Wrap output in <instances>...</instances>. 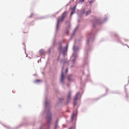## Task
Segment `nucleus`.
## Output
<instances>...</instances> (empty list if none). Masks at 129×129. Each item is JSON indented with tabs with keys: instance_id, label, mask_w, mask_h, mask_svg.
I'll return each mask as SVG.
<instances>
[{
	"instance_id": "15",
	"label": "nucleus",
	"mask_w": 129,
	"mask_h": 129,
	"mask_svg": "<svg viewBox=\"0 0 129 129\" xmlns=\"http://www.w3.org/2000/svg\"><path fill=\"white\" fill-rule=\"evenodd\" d=\"M58 127V122L57 121L56 123V124L55 126L54 129H56Z\"/></svg>"
},
{
	"instance_id": "12",
	"label": "nucleus",
	"mask_w": 129,
	"mask_h": 129,
	"mask_svg": "<svg viewBox=\"0 0 129 129\" xmlns=\"http://www.w3.org/2000/svg\"><path fill=\"white\" fill-rule=\"evenodd\" d=\"M91 13V11L90 10H89L88 11L86 12V16H87L90 14Z\"/></svg>"
},
{
	"instance_id": "13",
	"label": "nucleus",
	"mask_w": 129,
	"mask_h": 129,
	"mask_svg": "<svg viewBox=\"0 0 129 129\" xmlns=\"http://www.w3.org/2000/svg\"><path fill=\"white\" fill-rule=\"evenodd\" d=\"M39 52L41 54H44L45 53L44 50L43 49H41L39 51Z\"/></svg>"
},
{
	"instance_id": "24",
	"label": "nucleus",
	"mask_w": 129,
	"mask_h": 129,
	"mask_svg": "<svg viewBox=\"0 0 129 129\" xmlns=\"http://www.w3.org/2000/svg\"><path fill=\"white\" fill-rule=\"evenodd\" d=\"M92 1H93V0H92L91 1H90L89 2V4H90L91 3H92Z\"/></svg>"
},
{
	"instance_id": "18",
	"label": "nucleus",
	"mask_w": 129,
	"mask_h": 129,
	"mask_svg": "<svg viewBox=\"0 0 129 129\" xmlns=\"http://www.w3.org/2000/svg\"><path fill=\"white\" fill-rule=\"evenodd\" d=\"M41 82V81L40 80H35L34 81V82H35V83H37L38 82Z\"/></svg>"
},
{
	"instance_id": "5",
	"label": "nucleus",
	"mask_w": 129,
	"mask_h": 129,
	"mask_svg": "<svg viewBox=\"0 0 129 129\" xmlns=\"http://www.w3.org/2000/svg\"><path fill=\"white\" fill-rule=\"evenodd\" d=\"M68 46V44H67L64 47L62 52V54L63 55H65V53L67 52Z\"/></svg>"
},
{
	"instance_id": "10",
	"label": "nucleus",
	"mask_w": 129,
	"mask_h": 129,
	"mask_svg": "<svg viewBox=\"0 0 129 129\" xmlns=\"http://www.w3.org/2000/svg\"><path fill=\"white\" fill-rule=\"evenodd\" d=\"M72 76V75H70L68 77V80L69 81H73L72 79L71 78V77Z\"/></svg>"
},
{
	"instance_id": "30",
	"label": "nucleus",
	"mask_w": 129,
	"mask_h": 129,
	"mask_svg": "<svg viewBox=\"0 0 129 129\" xmlns=\"http://www.w3.org/2000/svg\"><path fill=\"white\" fill-rule=\"evenodd\" d=\"M128 46V47L129 48V47H128V46Z\"/></svg>"
},
{
	"instance_id": "21",
	"label": "nucleus",
	"mask_w": 129,
	"mask_h": 129,
	"mask_svg": "<svg viewBox=\"0 0 129 129\" xmlns=\"http://www.w3.org/2000/svg\"><path fill=\"white\" fill-rule=\"evenodd\" d=\"M84 0H80V1L79 2V3H82L84 2Z\"/></svg>"
},
{
	"instance_id": "23",
	"label": "nucleus",
	"mask_w": 129,
	"mask_h": 129,
	"mask_svg": "<svg viewBox=\"0 0 129 129\" xmlns=\"http://www.w3.org/2000/svg\"><path fill=\"white\" fill-rule=\"evenodd\" d=\"M67 62V60H64L63 62V64H64V63H66Z\"/></svg>"
},
{
	"instance_id": "27",
	"label": "nucleus",
	"mask_w": 129,
	"mask_h": 129,
	"mask_svg": "<svg viewBox=\"0 0 129 129\" xmlns=\"http://www.w3.org/2000/svg\"><path fill=\"white\" fill-rule=\"evenodd\" d=\"M107 19V18H106L105 19V20H104L105 21H106V20Z\"/></svg>"
},
{
	"instance_id": "7",
	"label": "nucleus",
	"mask_w": 129,
	"mask_h": 129,
	"mask_svg": "<svg viewBox=\"0 0 129 129\" xmlns=\"http://www.w3.org/2000/svg\"><path fill=\"white\" fill-rule=\"evenodd\" d=\"M71 92L70 91L68 94V101L66 103L68 104L69 102V100L71 98Z\"/></svg>"
},
{
	"instance_id": "17",
	"label": "nucleus",
	"mask_w": 129,
	"mask_h": 129,
	"mask_svg": "<svg viewBox=\"0 0 129 129\" xmlns=\"http://www.w3.org/2000/svg\"><path fill=\"white\" fill-rule=\"evenodd\" d=\"M49 105V103H47L46 101H45V105L46 107L47 106Z\"/></svg>"
},
{
	"instance_id": "22",
	"label": "nucleus",
	"mask_w": 129,
	"mask_h": 129,
	"mask_svg": "<svg viewBox=\"0 0 129 129\" xmlns=\"http://www.w3.org/2000/svg\"><path fill=\"white\" fill-rule=\"evenodd\" d=\"M68 68H67L66 69V71H65L66 73H67V72H68Z\"/></svg>"
},
{
	"instance_id": "3",
	"label": "nucleus",
	"mask_w": 129,
	"mask_h": 129,
	"mask_svg": "<svg viewBox=\"0 0 129 129\" xmlns=\"http://www.w3.org/2000/svg\"><path fill=\"white\" fill-rule=\"evenodd\" d=\"M64 67L63 66L62 68V69L61 71V78L60 79V83L62 84H63V69Z\"/></svg>"
},
{
	"instance_id": "28",
	"label": "nucleus",
	"mask_w": 129,
	"mask_h": 129,
	"mask_svg": "<svg viewBox=\"0 0 129 129\" xmlns=\"http://www.w3.org/2000/svg\"><path fill=\"white\" fill-rule=\"evenodd\" d=\"M40 129H43L41 127L40 128Z\"/></svg>"
},
{
	"instance_id": "6",
	"label": "nucleus",
	"mask_w": 129,
	"mask_h": 129,
	"mask_svg": "<svg viewBox=\"0 0 129 129\" xmlns=\"http://www.w3.org/2000/svg\"><path fill=\"white\" fill-rule=\"evenodd\" d=\"M76 6V5H75V6L74 8H71V9L72 10V11L70 14V15L71 16H72V15L73 14L75 13Z\"/></svg>"
},
{
	"instance_id": "16",
	"label": "nucleus",
	"mask_w": 129,
	"mask_h": 129,
	"mask_svg": "<svg viewBox=\"0 0 129 129\" xmlns=\"http://www.w3.org/2000/svg\"><path fill=\"white\" fill-rule=\"evenodd\" d=\"M59 47H58V49L59 50H61L62 49V45L61 43H59Z\"/></svg>"
},
{
	"instance_id": "25",
	"label": "nucleus",
	"mask_w": 129,
	"mask_h": 129,
	"mask_svg": "<svg viewBox=\"0 0 129 129\" xmlns=\"http://www.w3.org/2000/svg\"><path fill=\"white\" fill-rule=\"evenodd\" d=\"M61 10V9H60L59 11L58 12H57V13H56V14L57 13H58Z\"/></svg>"
},
{
	"instance_id": "19",
	"label": "nucleus",
	"mask_w": 129,
	"mask_h": 129,
	"mask_svg": "<svg viewBox=\"0 0 129 129\" xmlns=\"http://www.w3.org/2000/svg\"><path fill=\"white\" fill-rule=\"evenodd\" d=\"M76 101H77L74 100L73 104V105L74 106H75L76 105Z\"/></svg>"
},
{
	"instance_id": "4",
	"label": "nucleus",
	"mask_w": 129,
	"mask_h": 129,
	"mask_svg": "<svg viewBox=\"0 0 129 129\" xmlns=\"http://www.w3.org/2000/svg\"><path fill=\"white\" fill-rule=\"evenodd\" d=\"M62 18V17H58L57 19V23L56 25V30L57 31L58 30V25L59 24V22L61 21Z\"/></svg>"
},
{
	"instance_id": "26",
	"label": "nucleus",
	"mask_w": 129,
	"mask_h": 129,
	"mask_svg": "<svg viewBox=\"0 0 129 129\" xmlns=\"http://www.w3.org/2000/svg\"><path fill=\"white\" fill-rule=\"evenodd\" d=\"M72 127H71L70 128H69V129H72Z\"/></svg>"
},
{
	"instance_id": "8",
	"label": "nucleus",
	"mask_w": 129,
	"mask_h": 129,
	"mask_svg": "<svg viewBox=\"0 0 129 129\" xmlns=\"http://www.w3.org/2000/svg\"><path fill=\"white\" fill-rule=\"evenodd\" d=\"M67 13L66 12V11H64L62 14V18L61 20V21H62L63 20L64 18L65 17L66 14Z\"/></svg>"
},
{
	"instance_id": "29",
	"label": "nucleus",
	"mask_w": 129,
	"mask_h": 129,
	"mask_svg": "<svg viewBox=\"0 0 129 129\" xmlns=\"http://www.w3.org/2000/svg\"><path fill=\"white\" fill-rule=\"evenodd\" d=\"M61 99H60V100H61Z\"/></svg>"
},
{
	"instance_id": "20",
	"label": "nucleus",
	"mask_w": 129,
	"mask_h": 129,
	"mask_svg": "<svg viewBox=\"0 0 129 129\" xmlns=\"http://www.w3.org/2000/svg\"><path fill=\"white\" fill-rule=\"evenodd\" d=\"M78 28V26H77L75 29L73 31V34H74L76 32V30Z\"/></svg>"
},
{
	"instance_id": "2",
	"label": "nucleus",
	"mask_w": 129,
	"mask_h": 129,
	"mask_svg": "<svg viewBox=\"0 0 129 129\" xmlns=\"http://www.w3.org/2000/svg\"><path fill=\"white\" fill-rule=\"evenodd\" d=\"M47 115L48 116V126L50 123L51 120V119L52 114L51 113L49 110H48L47 113Z\"/></svg>"
},
{
	"instance_id": "14",
	"label": "nucleus",
	"mask_w": 129,
	"mask_h": 129,
	"mask_svg": "<svg viewBox=\"0 0 129 129\" xmlns=\"http://www.w3.org/2000/svg\"><path fill=\"white\" fill-rule=\"evenodd\" d=\"M58 127V122L57 121L56 123V124L55 126L54 129H56Z\"/></svg>"
},
{
	"instance_id": "1",
	"label": "nucleus",
	"mask_w": 129,
	"mask_h": 129,
	"mask_svg": "<svg viewBox=\"0 0 129 129\" xmlns=\"http://www.w3.org/2000/svg\"><path fill=\"white\" fill-rule=\"evenodd\" d=\"M79 47H75V46H74L73 47V53L72 56L74 57V58L72 60L71 63V67H72L74 66L75 64V62L76 60V58L77 57V52L79 51Z\"/></svg>"
},
{
	"instance_id": "9",
	"label": "nucleus",
	"mask_w": 129,
	"mask_h": 129,
	"mask_svg": "<svg viewBox=\"0 0 129 129\" xmlns=\"http://www.w3.org/2000/svg\"><path fill=\"white\" fill-rule=\"evenodd\" d=\"M79 93L78 92L76 95L75 98L74 99V100L77 101L78 99V95Z\"/></svg>"
},
{
	"instance_id": "11",
	"label": "nucleus",
	"mask_w": 129,
	"mask_h": 129,
	"mask_svg": "<svg viewBox=\"0 0 129 129\" xmlns=\"http://www.w3.org/2000/svg\"><path fill=\"white\" fill-rule=\"evenodd\" d=\"M74 113H73L72 114V115L71 116V122H72L74 119Z\"/></svg>"
}]
</instances>
